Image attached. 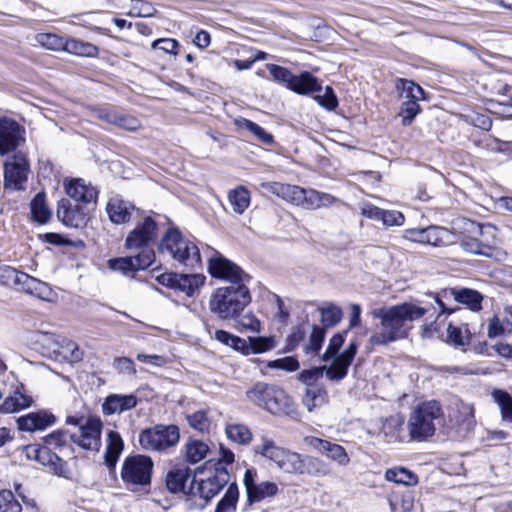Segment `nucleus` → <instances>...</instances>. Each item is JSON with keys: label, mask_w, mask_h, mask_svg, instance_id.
I'll use <instances>...</instances> for the list:
<instances>
[{"label": "nucleus", "mask_w": 512, "mask_h": 512, "mask_svg": "<svg viewBox=\"0 0 512 512\" xmlns=\"http://www.w3.org/2000/svg\"><path fill=\"white\" fill-rule=\"evenodd\" d=\"M197 473L187 466H176L171 468L165 477V486L167 490L172 494L182 493L186 496L187 503H191L192 494L190 493V484L188 481H192Z\"/></svg>", "instance_id": "obj_22"}, {"label": "nucleus", "mask_w": 512, "mask_h": 512, "mask_svg": "<svg viewBox=\"0 0 512 512\" xmlns=\"http://www.w3.org/2000/svg\"><path fill=\"white\" fill-rule=\"evenodd\" d=\"M319 311L324 327L317 325L312 327L308 342L303 344V351L307 356H315L321 350L326 336L325 327H333L342 319V309L335 304L326 303L319 308Z\"/></svg>", "instance_id": "obj_11"}, {"label": "nucleus", "mask_w": 512, "mask_h": 512, "mask_svg": "<svg viewBox=\"0 0 512 512\" xmlns=\"http://www.w3.org/2000/svg\"><path fill=\"white\" fill-rule=\"evenodd\" d=\"M31 215L35 222L44 224L48 222L51 217V210L46 205V195L43 192L36 194L32 199L31 204Z\"/></svg>", "instance_id": "obj_38"}, {"label": "nucleus", "mask_w": 512, "mask_h": 512, "mask_svg": "<svg viewBox=\"0 0 512 512\" xmlns=\"http://www.w3.org/2000/svg\"><path fill=\"white\" fill-rule=\"evenodd\" d=\"M443 416L438 401L430 400L418 404L411 412L407 427L409 437L416 442H423L435 434V420Z\"/></svg>", "instance_id": "obj_5"}, {"label": "nucleus", "mask_w": 512, "mask_h": 512, "mask_svg": "<svg viewBox=\"0 0 512 512\" xmlns=\"http://www.w3.org/2000/svg\"><path fill=\"white\" fill-rule=\"evenodd\" d=\"M358 348L359 342L354 339L331 365L314 367L303 370L300 373L299 379L306 386L302 402L308 411H312L314 408L320 407L328 401L327 391L320 382L323 374H325L326 378L331 382H340L343 380L348 374V369L355 358Z\"/></svg>", "instance_id": "obj_1"}, {"label": "nucleus", "mask_w": 512, "mask_h": 512, "mask_svg": "<svg viewBox=\"0 0 512 512\" xmlns=\"http://www.w3.org/2000/svg\"><path fill=\"white\" fill-rule=\"evenodd\" d=\"M461 416V427L469 432L473 429L475 425V416H474V408L472 405L463 404L461 409L459 410Z\"/></svg>", "instance_id": "obj_61"}, {"label": "nucleus", "mask_w": 512, "mask_h": 512, "mask_svg": "<svg viewBox=\"0 0 512 512\" xmlns=\"http://www.w3.org/2000/svg\"><path fill=\"white\" fill-rule=\"evenodd\" d=\"M226 484L227 483H220V480L214 476H209L206 480H201L199 482L193 478L190 482L192 501L189 503V507L204 508Z\"/></svg>", "instance_id": "obj_21"}, {"label": "nucleus", "mask_w": 512, "mask_h": 512, "mask_svg": "<svg viewBox=\"0 0 512 512\" xmlns=\"http://www.w3.org/2000/svg\"><path fill=\"white\" fill-rule=\"evenodd\" d=\"M259 187L270 192L287 202L304 209H319L336 203L338 199L331 194L319 192L314 189H304L300 186L284 184L280 182H261Z\"/></svg>", "instance_id": "obj_3"}, {"label": "nucleus", "mask_w": 512, "mask_h": 512, "mask_svg": "<svg viewBox=\"0 0 512 512\" xmlns=\"http://www.w3.org/2000/svg\"><path fill=\"white\" fill-rule=\"evenodd\" d=\"M32 399L20 392H15L12 397H8L4 400L1 406V410L5 413H12L31 405Z\"/></svg>", "instance_id": "obj_47"}, {"label": "nucleus", "mask_w": 512, "mask_h": 512, "mask_svg": "<svg viewBox=\"0 0 512 512\" xmlns=\"http://www.w3.org/2000/svg\"><path fill=\"white\" fill-rule=\"evenodd\" d=\"M137 405V398L133 394L119 395L111 394L105 398L102 404V411L105 415L122 413Z\"/></svg>", "instance_id": "obj_31"}, {"label": "nucleus", "mask_w": 512, "mask_h": 512, "mask_svg": "<svg viewBox=\"0 0 512 512\" xmlns=\"http://www.w3.org/2000/svg\"><path fill=\"white\" fill-rule=\"evenodd\" d=\"M207 271L212 278L229 282V285H246L250 276L218 251L208 258Z\"/></svg>", "instance_id": "obj_12"}, {"label": "nucleus", "mask_w": 512, "mask_h": 512, "mask_svg": "<svg viewBox=\"0 0 512 512\" xmlns=\"http://www.w3.org/2000/svg\"><path fill=\"white\" fill-rule=\"evenodd\" d=\"M29 170L27 158L21 153L15 154L4 165V188L24 190Z\"/></svg>", "instance_id": "obj_18"}, {"label": "nucleus", "mask_w": 512, "mask_h": 512, "mask_svg": "<svg viewBox=\"0 0 512 512\" xmlns=\"http://www.w3.org/2000/svg\"><path fill=\"white\" fill-rule=\"evenodd\" d=\"M267 367L271 369H281L289 372H293L299 369V362L295 357H284L269 361Z\"/></svg>", "instance_id": "obj_60"}, {"label": "nucleus", "mask_w": 512, "mask_h": 512, "mask_svg": "<svg viewBox=\"0 0 512 512\" xmlns=\"http://www.w3.org/2000/svg\"><path fill=\"white\" fill-rule=\"evenodd\" d=\"M64 51L82 57H94L98 54L97 46L78 39H65Z\"/></svg>", "instance_id": "obj_41"}, {"label": "nucleus", "mask_w": 512, "mask_h": 512, "mask_svg": "<svg viewBox=\"0 0 512 512\" xmlns=\"http://www.w3.org/2000/svg\"><path fill=\"white\" fill-rule=\"evenodd\" d=\"M404 422L405 417L401 413L392 414L384 420L382 426L383 432L385 435L394 437L402 430Z\"/></svg>", "instance_id": "obj_54"}, {"label": "nucleus", "mask_w": 512, "mask_h": 512, "mask_svg": "<svg viewBox=\"0 0 512 512\" xmlns=\"http://www.w3.org/2000/svg\"><path fill=\"white\" fill-rule=\"evenodd\" d=\"M220 457L217 459H209L203 465L194 469V473L202 474L204 471L213 472L214 477L220 480V483H228L230 475L227 467L234 462V454L232 450H219Z\"/></svg>", "instance_id": "obj_26"}, {"label": "nucleus", "mask_w": 512, "mask_h": 512, "mask_svg": "<svg viewBox=\"0 0 512 512\" xmlns=\"http://www.w3.org/2000/svg\"><path fill=\"white\" fill-rule=\"evenodd\" d=\"M0 512H22V506L10 490L0 491Z\"/></svg>", "instance_id": "obj_55"}, {"label": "nucleus", "mask_w": 512, "mask_h": 512, "mask_svg": "<svg viewBox=\"0 0 512 512\" xmlns=\"http://www.w3.org/2000/svg\"><path fill=\"white\" fill-rule=\"evenodd\" d=\"M65 189L67 195L76 202L95 203L98 197L97 190L93 186L85 184L81 179L71 180Z\"/></svg>", "instance_id": "obj_32"}, {"label": "nucleus", "mask_w": 512, "mask_h": 512, "mask_svg": "<svg viewBox=\"0 0 512 512\" xmlns=\"http://www.w3.org/2000/svg\"><path fill=\"white\" fill-rule=\"evenodd\" d=\"M54 347H51V353L56 357H61L69 363H76L82 360L83 353L78 345L67 338H54Z\"/></svg>", "instance_id": "obj_33"}, {"label": "nucleus", "mask_w": 512, "mask_h": 512, "mask_svg": "<svg viewBox=\"0 0 512 512\" xmlns=\"http://www.w3.org/2000/svg\"><path fill=\"white\" fill-rule=\"evenodd\" d=\"M385 478L388 481L405 486H412L418 482V477L413 472L403 467L388 469L385 473Z\"/></svg>", "instance_id": "obj_45"}, {"label": "nucleus", "mask_w": 512, "mask_h": 512, "mask_svg": "<svg viewBox=\"0 0 512 512\" xmlns=\"http://www.w3.org/2000/svg\"><path fill=\"white\" fill-rule=\"evenodd\" d=\"M23 278L24 282H22V286H20V291L33 295L41 300H51L53 291L47 283L42 282L30 275H27V277Z\"/></svg>", "instance_id": "obj_35"}, {"label": "nucleus", "mask_w": 512, "mask_h": 512, "mask_svg": "<svg viewBox=\"0 0 512 512\" xmlns=\"http://www.w3.org/2000/svg\"><path fill=\"white\" fill-rule=\"evenodd\" d=\"M275 347V338L268 337H249L250 354H260L272 350Z\"/></svg>", "instance_id": "obj_52"}, {"label": "nucleus", "mask_w": 512, "mask_h": 512, "mask_svg": "<svg viewBox=\"0 0 512 512\" xmlns=\"http://www.w3.org/2000/svg\"><path fill=\"white\" fill-rule=\"evenodd\" d=\"M306 331L302 326H296L292 329L291 333L286 338L284 352H292L301 342L304 341Z\"/></svg>", "instance_id": "obj_57"}, {"label": "nucleus", "mask_w": 512, "mask_h": 512, "mask_svg": "<svg viewBox=\"0 0 512 512\" xmlns=\"http://www.w3.org/2000/svg\"><path fill=\"white\" fill-rule=\"evenodd\" d=\"M180 438L179 428L176 425H156L143 430L139 436L142 448H171Z\"/></svg>", "instance_id": "obj_15"}, {"label": "nucleus", "mask_w": 512, "mask_h": 512, "mask_svg": "<svg viewBox=\"0 0 512 512\" xmlns=\"http://www.w3.org/2000/svg\"><path fill=\"white\" fill-rule=\"evenodd\" d=\"M491 396L499 407L502 420L512 423V396L502 389H494Z\"/></svg>", "instance_id": "obj_42"}, {"label": "nucleus", "mask_w": 512, "mask_h": 512, "mask_svg": "<svg viewBox=\"0 0 512 512\" xmlns=\"http://www.w3.org/2000/svg\"><path fill=\"white\" fill-rule=\"evenodd\" d=\"M215 339L219 342L241 352L243 355H249V339H243L224 330L215 332Z\"/></svg>", "instance_id": "obj_40"}, {"label": "nucleus", "mask_w": 512, "mask_h": 512, "mask_svg": "<svg viewBox=\"0 0 512 512\" xmlns=\"http://www.w3.org/2000/svg\"><path fill=\"white\" fill-rule=\"evenodd\" d=\"M57 218L65 226L72 228H82L86 225V215L83 210L77 205H72L68 199H61L58 202Z\"/></svg>", "instance_id": "obj_28"}, {"label": "nucleus", "mask_w": 512, "mask_h": 512, "mask_svg": "<svg viewBox=\"0 0 512 512\" xmlns=\"http://www.w3.org/2000/svg\"><path fill=\"white\" fill-rule=\"evenodd\" d=\"M234 125L237 127L238 130H247L251 132L257 140L260 142L270 145L273 143L274 138L272 134L268 133L264 128H262L257 123H254L253 121L246 119L244 117H239L234 120Z\"/></svg>", "instance_id": "obj_37"}, {"label": "nucleus", "mask_w": 512, "mask_h": 512, "mask_svg": "<svg viewBox=\"0 0 512 512\" xmlns=\"http://www.w3.org/2000/svg\"><path fill=\"white\" fill-rule=\"evenodd\" d=\"M380 221L387 227L402 226L404 224L405 217L399 211L383 209Z\"/></svg>", "instance_id": "obj_62"}, {"label": "nucleus", "mask_w": 512, "mask_h": 512, "mask_svg": "<svg viewBox=\"0 0 512 512\" xmlns=\"http://www.w3.org/2000/svg\"><path fill=\"white\" fill-rule=\"evenodd\" d=\"M179 46V43L175 39L171 38H160L152 43V48L160 49L165 53L176 54V49Z\"/></svg>", "instance_id": "obj_64"}, {"label": "nucleus", "mask_w": 512, "mask_h": 512, "mask_svg": "<svg viewBox=\"0 0 512 512\" xmlns=\"http://www.w3.org/2000/svg\"><path fill=\"white\" fill-rule=\"evenodd\" d=\"M74 439V435H70L66 430H56L52 433L43 437V447L42 448H62L69 444V441Z\"/></svg>", "instance_id": "obj_50"}, {"label": "nucleus", "mask_w": 512, "mask_h": 512, "mask_svg": "<svg viewBox=\"0 0 512 512\" xmlns=\"http://www.w3.org/2000/svg\"><path fill=\"white\" fill-rule=\"evenodd\" d=\"M16 422L20 431L34 432L52 426L56 422V418L51 413L39 411L23 415L19 417Z\"/></svg>", "instance_id": "obj_29"}, {"label": "nucleus", "mask_w": 512, "mask_h": 512, "mask_svg": "<svg viewBox=\"0 0 512 512\" xmlns=\"http://www.w3.org/2000/svg\"><path fill=\"white\" fill-rule=\"evenodd\" d=\"M318 103L328 110H334L338 106L337 97L330 86H326L325 93L316 97Z\"/></svg>", "instance_id": "obj_63"}, {"label": "nucleus", "mask_w": 512, "mask_h": 512, "mask_svg": "<svg viewBox=\"0 0 512 512\" xmlns=\"http://www.w3.org/2000/svg\"><path fill=\"white\" fill-rule=\"evenodd\" d=\"M161 251L171 254L173 260L189 269L202 266L199 248L192 241L185 239L177 228L166 231L159 246Z\"/></svg>", "instance_id": "obj_6"}, {"label": "nucleus", "mask_w": 512, "mask_h": 512, "mask_svg": "<svg viewBox=\"0 0 512 512\" xmlns=\"http://www.w3.org/2000/svg\"><path fill=\"white\" fill-rule=\"evenodd\" d=\"M266 67L274 81L284 84L298 94L308 95L321 90V84L310 72L294 75L287 68L276 64H267Z\"/></svg>", "instance_id": "obj_10"}, {"label": "nucleus", "mask_w": 512, "mask_h": 512, "mask_svg": "<svg viewBox=\"0 0 512 512\" xmlns=\"http://www.w3.org/2000/svg\"><path fill=\"white\" fill-rule=\"evenodd\" d=\"M106 212L109 220L116 225L129 223L132 219H138L141 214L140 209L118 195L108 200Z\"/></svg>", "instance_id": "obj_23"}, {"label": "nucleus", "mask_w": 512, "mask_h": 512, "mask_svg": "<svg viewBox=\"0 0 512 512\" xmlns=\"http://www.w3.org/2000/svg\"><path fill=\"white\" fill-rule=\"evenodd\" d=\"M262 455L275 461L277 466L288 473H312L310 459L303 458L291 450H262Z\"/></svg>", "instance_id": "obj_17"}, {"label": "nucleus", "mask_w": 512, "mask_h": 512, "mask_svg": "<svg viewBox=\"0 0 512 512\" xmlns=\"http://www.w3.org/2000/svg\"><path fill=\"white\" fill-rule=\"evenodd\" d=\"M27 275V273L18 271L8 265L0 266V283L5 286L13 287L19 291L20 286H22V282H24L23 277H27Z\"/></svg>", "instance_id": "obj_43"}, {"label": "nucleus", "mask_w": 512, "mask_h": 512, "mask_svg": "<svg viewBox=\"0 0 512 512\" xmlns=\"http://www.w3.org/2000/svg\"><path fill=\"white\" fill-rule=\"evenodd\" d=\"M186 418L189 425L199 432H204L209 428L210 423L207 418V414L202 410L196 411L191 415H187Z\"/></svg>", "instance_id": "obj_59"}, {"label": "nucleus", "mask_w": 512, "mask_h": 512, "mask_svg": "<svg viewBox=\"0 0 512 512\" xmlns=\"http://www.w3.org/2000/svg\"><path fill=\"white\" fill-rule=\"evenodd\" d=\"M463 229L468 233L461 240L464 251L491 257L495 248L494 229L491 225H483L470 219L463 221Z\"/></svg>", "instance_id": "obj_8"}, {"label": "nucleus", "mask_w": 512, "mask_h": 512, "mask_svg": "<svg viewBox=\"0 0 512 512\" xmlns=\"http://www.w3.org/2000/svg\"><path fill=\"white\" fill-rule=\"evenodd\" d=\"M96 118L128 131H136L141 127L138 118L125 114L113 107H103L94 110Z\"/></svg>", "instance_id": "obj_25"}, {"label": "nucleus", "mask_w": 512, "mask_h": 512, "mask_svg": "<svg viewBox=\"0 0 512 512\" xmlns=\"http://www.w3.org/2000/svg\"><path fill=\"white\" fill-rule=\"evenodd\" d=\"M239 491L236 483L229 485L223 497L217 503L215 512H229L236 509Z\"/></svg>", "instance_id": "obj_46"}, {"label": "nucleus", "mask_w": 512, "mask_h": 512, "mask_svg": "<svg viewBox=\"0 0 512 512\" xmlns=\"http://www.w3.org/2000/svg\"><path fill=\"white\" fill-rule=\"evenodd\" d=\"M402 238L422 245L441 246L447 242L449 231L436 225L409 228L403 231Z\"/></svg>", "instance_id": "obj_20"}, {"label": "nucleus", "mask_w": 512, "mask_h": 512, "mask_svg": "<svg viewBox=\"0 0 512 512\" xmlns=\"http://www.w3.org/2000/svg\"><path fill=\"white\" fill-rule=\"evenodd\" d=\"M420 112L419 101H403L399 112L402 125L409 126Z\"/></svg>", "instance_id": "obj_51"}, {"label": "nucleus", "mask_w": 512, "mask_h": 512, "mask_svg": "<svg viewBox=\"0 0 512 512\" xmlns=\"http://www.w3.org/2000/svg\"><path fill=\"white\" fill-rule=\"evenodd\" d=\"M469 335H464L461 328L449 323L447 327V342L454 346H465L469 341Z\"/></svg>", "instance_id": "obj_58"}, {"label": "nucleus", "mask_w": 512, "mask_h": 512, "mask_svg": "<svg viewBox=\"0 0 512 512\" xmlns=\"http://www.w3.org/2000/svg\"><path fill=\"white\" fill-rule=\"evenodd\" d=\"M251 299L247 285L222 286L212 293L209 308L221 320L237 319Z\"/></svg>", "instance_id": "obj_4"}, {"label": "nucleus", "mask_w": 512, "mask_h": 512, "mask_svg": "<svg viewBox=\"0 0 512 512\" xmlns=\"http://www.w3.org/2000/svg\"><path fill=\"white\" fill-rule=\"evenodd\" d=\"M237 323L238 329L249 330L254 333H259L261 330L260 321L250 312L241 314L237 319H234Z\"/></svg>", "instance_id": "obj_56"}, {"label": "nucleus", "mask_w": 512, "mask_h": 512, "mask_svg": "<svg viewBox=\"0 0 512 512\" xmlns=\"http://www.w3.org/2000/svg\"><path fill=\"white\" fill-rule=\"evenodd\" d=\"M65 423L79 427L80 434L77 437L74 435L72 441L81 448L100 447L103 422L98 415L91 413L88 408H84V410L74 415H68Z\"/></svg>", "instance_id": "obj_7"}, {"label": "nucleus", "mask_w": 512, "mask_h": 512, "mask_svg": "<svg viewBox=\"0 0 512 512\" xmlns=\"http://www.w3.org/2000/svg\"><path fill=\"white\" fill-rule=\"evenodd\" d=\"M150 254H138L113 258L108 260V267L112 271L119 272L124 276L133 277L139 270H145L152 266Z\"/></svg>", "instance_id": "obj_24"}, {"label": "nucleus", "mask_w": 512, "mask_h": 512, "mask_svg": "<svg viewBox=\"0 0 512 512\" xmlns=\"http://www.w3.org/2000/svg\"><path fill=\"white\" fill-rule=\"evenodd\" d=\"M452 298L456 302L467 306L471 311L478 312L482 309L483 295L477 290L470 288H448L434 296V302L439 306L441 313L451 314L454 310L448 309L443 299Z\"/></svg>", "instance_id": "obj_14"}, {"label": "nucleus", "mask_w": 512, "mask_h": 512, "mask_svg": "<svg viewBox=\"0 0 512 512\" xmlns=\"http://www.w3.org/2000/svg\"><path fill=\"white\" fill-rule=\"evenodd\" d=\"M347 332L348 330H345L342 333H336L330 338L329 344L325 352L320 357L321 361L328 362L329 360L333 359L334 362L335 359L342 354L339 353V350L344 344L345 335L347 334Z\"/></svg>", "instance_id": "obj_48"}, {"label": "nucleus", "mask_w": 512, "mask_h": 512, "mask_svg": "<svg viewBox=\"0 0 512 512\" xmlns=\"http://www.w3.org/2000/svg\"><path fill=\"white\" fill-rule=\"evenodd\" d=\"M276 388L277 386L275 385L258 382L247 391V398L251 402L265 409L266 403L269 402Z\"/></svg>", "instance_id": "obj_36"}, {"label": "nucleus", "mask_w": 512, "mask_h": 512, "mask_svg": "<svg viewBox=\"0 0 512 512\" xmlns=\"http://www.w3.org/2000/svg\"><path fill=\"white\" fill-rule=\"evenodd\" d=\"M395 88L399 97L404 101H421L425 99V92L416 82L404 78H397Z\"/></svg>", "instance_id": "obj_34"}, {"label": "nucleus", "mask_w": 512, "mask_h": 512, "mask_svg": "<svg viewBox=\"0 0 512 512\" xmlns=\"http://www.w3.org/2000/svg\"><path fill=\"white\" fill-rule=\"evenodd\" d=\"M227 437L238 445H247L252 439L250 430L242 424L228 425L226 428Z\"/></svg>", "instance_id": "obj_49"}, {"label": "nucleus", "mask_w": 512, "mask_h": 512, "mask_svg": "<svg viewBox=\"0 0 512 512\" xmlns=\"http://www.w3.org/2000/svg\"><path fill=\"white\" fill-rule=\"evenodd\" d=\"M153 461L145 455H132L125 459L121 478L126 484L147 486L151 483Z\"/></svg>", "instance_id": "obj_13"}, {"label": "nucleus", "mask_w": 512, "mask_h": 512, "mask_svg": "<svg viewBox=\"0 0 512 512\" xmlns=\"http://www.w3.org/2000/svg\"><path fill=\"white\" fill-rule=\"evenodd\" d=\"M158 238V226L151 216H145L137 222L126 239L125 248L138 254H150L151 262L155 261L154 244Z\"/></svg>", "instance_id": "obj_9"}, {"label": "nucleus", "mask_w": 512, "mask_h": 512, "mask_svg": "<svg viewBox=\"0 0 512 512\" xmlns=\"http://www.w3.org/2000/svg\"><path fill=\"white\" fill-rule=\"evenodd\" d=\"M429 312L430 307L412 302L372 310V316L380 319L381 332L373 334L369 339L370 343L386 345L407 338L412 329L411 323Z\"/></svg>", "instance_id": "obj_2"}, {"label": "nucleus", "mask_w": 512, "mask_h": 512, "mask_svg": "<svg viewBox=\"0 0 512 512\" xmlns=\"http://www.w3.org/2000/svg\"><path fill=\"white\" fill-rule=\"evenodd\" d=\"M228 200L234 212L242 214L250 204V193L244 186H239L229 192Z\"/></svg>", "instance_id": "obj_44"}, {"label": "nucleus", "mask_w": 512, "mask_h": 512, "mask_svg": "<svg viewBox=\"0 0 512 512\" xmlns=\"http://www.w3.org/2000/svg\"><path fill=\"white\" fill-rule=\"evenodd\" d=\"M28 459L39 462L47 467L51 472L64 478H70V471L65 461H63L52 450H24Z\"/></svg>", "instance_id": "obj_27"}, {"label": "nucleus", "mask_w": 512, "mask_h": 512, "mask_svg": "<svg viewBox=\"0 0 512 512\" xmlns=\"http://www.w3.org/2000/svg\"><path fill=\"white\" fill-rule=\"evenodd\" d=\"M278 493V486L274 482H261L252 486L247 494V500L250 504L260 502L265 498L273 497Z\"/></svg>", "instance_id": "obj_39"}, {"label": "nucleus", "mask_w": 512, "mask_h": 512, "mask_svg": "<svg viewBox=\"0 0 512 512\" xmlns=\"http://www.w3.org/2000/svg\"><path fill=\"white\" fill-rule=\"evenodd\" d=\"M25 129L15 119L0 116V155L15 151L25 141Z\"/></svg>", "instance_id": "obj_19"}, {"label": "nucleus", "mask_w": 512, "mask_h": 512, "mask_svg": "<svg viewBox=\"0 0 512 512\" xmlns=\"http://www.w3.org/2000/svg\"><path fill=\"white\" fill-rule=\"evenodd\" d=\"M159 284L175 291L183 292L187 296H193L204 285L206 277L203 274L166 272L157 276Z\"/></svg>", "instance_id": "obj_16"}, {"label": "nucleus", "mask_w": 512, "mask_h": 512, "mask_svg": "<svg viewBox=\"0 0 512 512\" xmlns=\"http://www.w3.org/2000/svg\"><path fill=\"white\" fill-rule=\"evenodd\" d=\"M267 411L276 415H286L290 417L297 416L296 405L286 392L277 387L268 403H266Z\"/></svg>", "instance_id": "obj_30"}, {"label": "nucleus", "mask_w": 512, "mask_h": 512, "mask_svg": "<svg viewBox=\"0 0 512 512\" xmlns=\"http://www.w3.org/2000/svg\"><path fill=\"white\" fill-rule=\"evenodd\" d=\"M36 41L41 46L50 50H64L65 39L56 34L40 33L36 36Z\"/></svg>", "instance_id": "obj_53"}]
</instances>
